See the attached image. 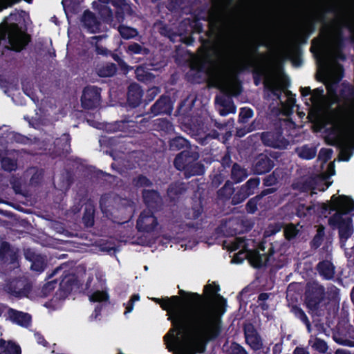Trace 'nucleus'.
I'll return each mask as SVG.
<instances>
[{
	"mask_svg": "<svg viewBox=\"0 0 354 354\" xmlns=\"http://www.w3.org/2000/svg\"><path fill=\"white\" fill-rule=\"evenodd\" d=\"M188 319L194 334L193 346L198 353L205 352L208 342L216 339L222 331V319L218 315L205 316L201 311L191 310Z\"/></svg>",
	"mask_w": 354,
	"mask_h": 354,
	"instance_id": "f257e3e1",
	"label": "nucleus"
},
{
	"mask_svg": "<svg viewBox=\"0 0 354 354\" xmlns=\"http://www.w3.org/2000/svg\"><path fill=\"white\" fill-rule=\"evenodd\" d=\"M198 149L196 145L178 136V171H183L187 178L203 175L205 171L204 165L197 161L200 157Z\"/></svg>",
	"mask_w": 354,
	"mask_h": 354,
	"instance_id": "f03ea898",
	"label": "nucleus"
},
{
	"mask_svg": "<svg viewBox=\"0 0 354 354\" xmlns=\"http://www.w3.org/2000/svg\"><path fill=\"white\" fill-rule=\"evenodd\" d=\"M333 200L338 199L340 205L343 207V211H337L333 214L328 223L333 228H337L339 236L341 240H348L353 232V221L351 217L344 218L343 216L354 211V200L347 195H339L336 196L332 195Z\"/></svg>",
	"mask_w": 354,
	"mask_h": 354,
	"instance_id": "7ed1b4c3",
	"label": "nucleus"
},
{
	"mask_svg": "<svg viewBox=\"0 0 354 354\" xmlns=\"http://www.w3.org/2000/svg\"><path fill=\"white\" fill-rule=\"evenodd\" d=\"M220 290V286L215 283L207 284L203 287V297L198 292H187L178 288V354H181V310L180 306L194 308L203 300L207 303L212 301L215 295Z\"/></svg>",
	"mask_w": 354,
	"mask_h": 354,
	"instance_id": "20e7f679",
	"label": "nucleus"
},
{
	"mask_svg": "<svg viewBox=\"0 0 354 354\" xmlns=\"http://www.w3.org/2000/svg\"><path fill=\"white\" fill-rule=\"evenodd\" d=\"M354 12V8H353ZM340 97L349 104L339 106L330 111L331 122L337 127H347L353 129L354 123V86L343 83L339 91Z\"/></svg>",
	"mask_w": 354,
	"mask_h": 354,
	"instance_id": "39448f33",
	"label": "nucleus"
},
{
	"mask_svg": "<svg viewBox=\"0 0 354 354\" xmlns=\"http://www.w3.org/2000/svg\"><path fill=\"white\" fill-rule=\"evenodd\" d=\"M261 45H251L247 50L245 59L241 66L239 67L228 66L226 68V73L236 78L240 73L252 69L254 84L259 86L261 80L266 76V71L262 67L258 66L257 58V56H261L258 50Z\"/></svg>",
	"mask_w": 354,
	"mask_h": 354,
	"instance_id": "423d86ee",
	"label": "nucleus"
},
{
	"mask_svg": "<svg viewBox=\"0 0 354 354\" xmlns=\"http://www.w3.org/2000/svg\"><path fill=\"white\" fill-rule=\"evenodd\" d=\"M333 24L336 28L334 49H344L348 39L354 44V26L351 23L348 12L343 6L338 7Z\"/></svg>",
	"mask_w": 354,
	"mask_h": 354,
	"instance_id": "0eeeda50",
	"label": "nucleus"
},
{
	"mask_svg": "<svg viewBox=\"0 0 354 354\" xmlns=\"http://www.w3.org/2000/svg\"><path fill=\"white\" fill-rule=\"evenodd\" d=\"M155 301L160 304L161 307L167 310L169 319L172 322L173 328L165 336V342L167 348L177 354V296L171 297L167 299H153Z\"/></svg>",
	"mask_w": 354,
	"mask_h": 354,
	"instance_id": "6e6552de",
	"label": "nucleus"
},
{
	"mask_svg": "<svg viewBox=\"0 0 354 354\" xmlns=\"http://www.w3.org/2000/svg\"><path fill=\"white\" fill-rule=\"evenodd\" d=\"M326 297L323 286L317 283H308L305 292V304L311 313L317 311Z\"/></svg>",
	"mask_w": 354,
	"mask_h": 354,
	"instance_id": "1a4fd4ad",
	"label": "nucleus"
},
{
	"mask_svg": "<svg viewBox=\"0 0 354 354\" xmlns=\"http://www.w3.org/2000/svg\"><path fill=\"white\" fill-rule=\"evenodd\" d=\"M206 124L205 119L203 116L196 115L185 118L180 127L181 130L194 138L200 143L201 138L204 135Z\"/></svg>",
	"mask_w": 354,
	"mask_h": 354,
	"instance_id": "9d476101",
	"label": "nucleus"
},
{
	"mask_svg": "<svg viewBox=\"0 0 354 354\" xmlns=\"http://www.w3.org/2000/svg\"><path fill=\"white\" fill-rule=\"evenodd\" d=\"M283 127L278 124L274 129L270 131H265L261 134V140L263 145L269 147L277 149H285L288 147L290 142L283 136Z\"/></svg>",
	"mask_w": 354,
	"mask_h": 354,
	"instance_id": "9b49d317",
	"label": "nucleus"
},
{
	"mask_svg": "<svg viewBox=\"0 0 354 354\" xmlns=\"http://www.w3.org/2000/svg\"><path fill=\"white\" fill-rule=\"evenodd\" d=\"M132 202L127 198H122L115 193H108L102 195L100 201L102 211L112 214L115 210L131 206Z\"/></svg>",
	"mask_w": 354,
	"mask_h": 354,
	"instance_id": "f8f14e48",
	"label": "nucleus"
},
{
	"mask_svg": "<svg viewBox=\"0 0 354 354\" xmlns=\"http://www.w3.org/2000/svg\"><path fill=\"white\" fill-rule=\"evenodd\" d=\"M32 284L26 278H16L6 281L3 290L10 296L26 297L32 290Z\"/></svg>",
	"mask_w": 354,
	"mask_h": 354,
	"instance_id": "ddd939ff",
	"label": "nucleus"
},
{
	"mask_svg": "<svg viewBox=\"0 0 354 354\" xmlns=\"http://www.w3.org/2000/svg\"><path fill=\"white\" fill-rule=\"evenodd\" d=\"M243 331L245 343L252 351L259 352L261 349H264L263 339L252 323L244 324ZM269 352L270 347H266V351H263V354H268Z\"/></svg>",
	"mask_w": 354,
	"mask_h": 354,
	"instance_id": "4468645a",
	"label": "nucleus"
},
{
	"mask_svg": "<svg viewBox=\"0 0 354 354\" xmlns=\"http://www.w3.org/2000/svg\"><path fill=\"white\" fill-rule=\"evenodd\" d=\"M338 7L332 6L328 8L324 11L318 12L315 15L311 16L308 19L304 26L301 28V30L304 32V33L308 35L310 37L315 32L316 29V23L320 22L324 25H326L327 22V13H335L337 12Z\"/></svg>",
	"mask_w": 354,
	"mask_h": 354,
	"instance_id": "2eb2a0df",
	"label": "nucleus"
},
{
	"mask_svg": "<svg viewBox=\"0 0 354 354\" xmlns=\"http://www.w3.org/2000/svg\"><path fill=\"white\" fill-rule=\"evenodd\" d=\"M274 253V249L270 244L267 253L260 254L257 249L247 250L245 257L254 268H260L268 264Z\"/></svg>",
	"mask_w": 354,
	"mask_h": 354,
	"instance_id": "dca6fc26",
	"label": "nucleus"
},
{
	"mask_svg": "<svg viewBox=\"0 0 354 354\" xmlns=\"http://www.w3.org/2000/svg\"><path fill=\"white\" fill-rule=\"evenodd\" d=\"M274 160L266 153H259L253 160L252 171L256 175H263L270 172L274 167Z\"/></svg>",
	"mask_w": 354,
	"mask_h": 354,
	"instance_id": "f3484780",
	"label": "nucleus"
},
{
	"mask_svg": "<svg viewBox=\"0 0 354 354\" xmlns=\"http://www.w3.org/2000/svg\"><path fill=\"white\" fill-rule=\"evenodd\" d=\"M227 236H236L246 233L252 230L253 225L248 220H243L240 217L231 218L225 225Z\"/></svg>",
	"mask_w": 354,
	"mask_h": 354,
	"instance_id": "a211bd4d",
	"label": "nucleus"
},
{
	"mask_svg": "<svg viewBox=\"0 0 354 354\" xmlns=\"http://www.w3.org/2000/svg\"><path fill=\"white\" fill-rule=\"evenodd\" d=\"M100 89L95 86H86L81 97L82 106L84 109H94L100 104Z\"/></svg>",
	"mask_w": 354,
	"mask_h": 354,
	"instance_id": "6ab92c4d",
	"label": "nucleus"
},
{
	"mask_svg": "<svg viewBox=\"0 0 354 354\" xmlns=\"http://www.w3.org/2000/svg\"><path fill=\"white\" fill-rule=\"evenodd\" d=\"M157 223L156 218L151 212L150 210H145L140 214L137 221L136 226L139 231L149 232L154 230Z\"/></svg>",
	"mask_w": 354,
	"mask_h": 354,
	"instance_id": "aec40b11",
	"label": "nucleus"
},
{
	"mask_svg": "<svg viewBox=\"0 0 354 354\" xmlns=\"http://www.w3.org/2000/svg\"><path fill=\"white\" fill-rule=\"evenodd\" d=\"M203 19L206 21L205 17L201 18L198 15H194L192 17V19H185L184 21L178 24V37H182V30L184 29V26L189 27V31L192 34L194 33H201L203 32V24L201 22V20Z\"/></svg>",
	"mask_w": 354,
	"mask_h": 354,
	"instance_id": "412c9836",
	"label": "nucleus"
},
{
	"mask_svg": "<svg viewBox=\"0 0 354 354\" xmlns=\"http://www.w3.org/2000/svg\"><path fill=\"white\" fill-rule=\"evenodd\" d=\"M17 259L15 249L11 245L3 240L0 239V261L3 263H14Z\"/></svg>",
	"mask_w": 354,
	"mask_h": 354,
	"instance_id": "4be33fe9",
	"label": "nucleus"
},
{
	"mask_svg": "<svg viewBox=\"0 0 354 354\" xmlns=\"http://www.w3.org/2000/svg\"><path fill=\"white\" fill-rule=\"evenodd\" d=\"M24 256L26 259L32 262L31 269L37 272L44 271L46 266V259L41 254H37L31 249H26L24 251Z\"/></svg>",
	"mask_w": 354,
	"mask_h": 354,
	"instance_id": "5701e85b",
	"label": "nucleus"
},
{
	"mask_svg": "<svg viewBox=\"0 0 354 354\" xmlns=\"http://www.w3.org/2000/svg\"><path fill=\"white\" fill-rule=\"evenodd\" d=\"M277 191V188H267L263 189L259 194L250 198L245 205L248 213L254 214L258 210V206L261 205V200L267 195L273 194Z\"/></svg>",
	"mask_w": 354,
	"mask_h": 354,
	"instance_id": "b1692460",
	"label": "nucleus"
},
{
	"mask_svg": "<svg viewBox=\"0 0 354 354\" xmlns=\"http://www.w3.org/2000/svg\"><path fill=\"white\" fill-rule=\"evenodd\" d=\"M6 315L7 319L23 327H28L31 322L30 315L13 308H8Z\"/></svg>",
	"mask_w": 354,
	"mask_h": 354,
	"instance_id": "393cba45",
	"label": "nucleus"
},
{
	"mask_svg": "<svg viewBox=\"0 0 354 354\" xmlns=\"http://www.w3.org/2000/svg\"><path fill=\"white\" fill-rule=\"evenodd\" d=\"M151 112L155 115L170 114L172 111L171 100L167 96H161L151 107Z\"/></svg>",
	"mask_w": 354,
	"mask_h": 354,
	"instance_id": "a878e982",
	"label": "nucleus"
},
{
	"mask_svg": "<svg viewBox=\"0 0 354 354\" xmlns=\"http://www.w3.org/2000/svg\"><path fill=\"white\" fill-rule=\"evenodd\" d=\"M192 206L185 209L184 212L185 218L188 219H196L199 218L203 212V199L201 196L192 198Z\"/></svg>",
	"mask_w": 354,
	"mask_h": 354,
	"instance_id": "bb28decb",
	"label": "nucleus"
},
{
	"mask_svg": "<svg viewBox=\"0 0 354 354\" xmlns=\"http://www.w3.org/2000/svg\"><path fill=\"white\" fill-rule=\"evenodd\" d=\"M142 196L145 204L149 208L157 209L162 205V198L154 190H144Z\"/></svg>",
	"mask_w": 354,
	"mask_h": 354,
	"instance_id": "cd10ccee",
	"label": "nucleus"
},
{
	"mask_svg": "<svg viewBox=\"0 0 354 354\" xmlns=\"http://www.w3.org/2000/svg\"><path fill=\"white\" fill-rule=\"evenodd\" d=\"M142 97V91L140 86L136 83L131 84L128 87L127 100L133 107L138 106Z\"/></svg>",
	"mask_w": 354,
	"mask_h": 354,
	"instance_id": "c85d7f7f",
	"label": "nucleus"
},
{
	"mask_svg": "<svg viewBox=\"0 0 354 354\" xmlns=\"http://www.w3.org/2000/svg\"><path fill=\"white\" fill-rule=\"evenodd\" d=\"M84 26L91 32H96L100 30V23L95 15L89 10H86L82 17Z\"/></svg>",
	"mask_w": 354,
	"mask_h": 354,
	"instance_id": "c756f323",
	"label": "nucleus"
},
{
	"mask_svg": "<svg viewBox=\"0 0 354 354\" xmlns=\"http://www.w3.org/2000/svg\"><path fill=\"white\" fill-rule=\"evenodd\" d=\"M316 270L321 277L326 280L333 279L335 274V266L328 260H324L317 263Z\"/></svg>",
	"mask_w": 354,
	"mask_h": 354,
	"instance_id": "7c9ffc66",
	"label": "nucleus"
},
{
	"mask_svg": "<svg viewBox=\"0 0 354 354\" xmlns=\"http://www.w3.org/2000/svg\"><path fill=\"white\" fill-rule=\"evenodd\" d=\"M216 102H218L221 106L219 110V113L221 116H226L230 113H236V106L232 100L216 97Z\"/></svg>",
	"mask_w": 354,
	"mask_h": 354,
	"instance_id": "2f4dec72",
	"label": "nucleus"
},
{
	"mask_svg": "<svg viewBox=\"0 0 354 354\" xmlns=\"http://www.w3.org/2000/svg\"><path fill=\"white\" fill-rule=\"evenodd\" d=\"M248 176V171L242 167L239 163L234 162L231 169L230 178L233 183H241Z\"/></svg>",
	"mask_w": 354,
	"mask_h": 354,
	"instance_id": "473e14b6",
	"label": "nucleus"
},
{
	"mask_svg": "<svg viewBox=\"0 0 354 354\" xmlns=\"http://www.w3.org/2000/svg\"><path fill=\"white\" fill-rule=\"evenodd\" d=\"M137 123L133 120L124 119L121 121L115 122L113 125L112 130L114 131H123V132H135L136 131Z\"/></svg>",
	"mask_w": 354,
	"mask_h": 354,
	"instance_id": "72a5a7b5",
	"label": "nucleus"
},
{
	"mask_svg": "<svg viewBox=\"0 0 354 354\" xmlns=\"http://www.w3.org/2000/svg\"><path fill=\"white\" fill-rule=\"evenodd\" d=\"M295 153L302 159L312 160L316 156L317 149L316 147L305 144L301 147H297L295 149Z\"/></svg>",
	"mask_w": 354,
	"mask_h": 354,
	"instance_id": "f704fd0d",
	"label": "nucleus"
},
{
	"mask_svg": "<svg viewBox=\"0 0 354 354\" xmlns=\"http://www.w3.org/2000/svg\"><path fill=\"white\" fill-rule=\"evenodd\" d=\"M117 66L113 63H106L97 65L95 68L96 74L101 77H110L117 72Z\"/></svg>",
	"mask_w": 354,
	"mask_h": 354,
	"instance_id": "c9c22d12",
	"label": "nucleus"
},
{
	"mask_svg": "<svg viewBox=\"0 0 354 354\" xmlns=\"http://www.w3.org/2000/svg\"><path fill=\"white\" fill-rule=\"evenodd\" d=\"M342 129L346 131V132L352 138H354V123L353 129H349L348 127H339ZM353 150H354V144L351 147H345L343 148L339 154V159L342 161H348L353 155Z\"/></svg>",
	"mask_w": 354,
	"mask_h": 354,
	"instance_id": "e433bc0d",
	"label": "nucleus"
},
{
	"mask_svg": "<svg viewBox=\"0 0 354 354\" xmlns=\"http://www.w3.org/2000/svg\"><path fill=\"white\" fill-rule=\"evenodd\" d=\"M234 184L230 180L225 182L224 185L222 188L218 190L217 197L223 201H225L232 198L233 194L234 193Z\"/></svg>",
	"mask_w": 354,
	"mask_h": 354,
	"instance_id": "4c0bfd02",
	"label": "nucleus"
},
{
	"mask_svg": "<svg viewBox=\"0 0 354 354\" xmlns=\"http://www.w3.org/2000/svg\"><path fill=\"white\" fill-rule=\"evenodd\" d=\"M317 181L313 177H308L304 180L295 183L293 187L301 192H308L315 189Z\"/></svg>",
	"mask_w": 354,
	"mask_h": 354,
	"instance_id": "58836bf2",
	"label": "nucleus"
},
{
	"mask_svg": "<svg viewBox=\"0 0 354 354\" xmlns=\"http://www.w3.org/2000/svg\"><path fill=\"white\" fill-rule=\"evenodd\" d=\"M136 78L140 82H151L155 78L154 75L150 73L144 66L137 67L135 71Z\"/></svg>",
	"mask_w": 354,
	"mask_h": 354,
	"instance_id": "ea45409f",
	"label": "nucleus"
},
{
	"mask_svg": "<svg viewBox=\"0 0 354 354\" xmlns=\"http://www.w3.org/2000/svg\"><path fill=\"white\" fill-rule=\"evenodd\" d=\"M291 312L294 317L304 324L308 329H310V321L305 313V311L299 306H292Z\"/></svg>",
	"mask_w": 354,
	"mask_h": 354,
	"instance_id": "a19ab883",
	"label": "nucleus"
},
{
	"mask_svg": "<svg viewBox=\"0 0 354 354\" xmlns=\"http://www.w3.org/2000/svg\"><path fill=\"white\" fill-rule=\"evenodd\" d=\"M95 208L91 204H87L85 207L82 221L86 227H91L94 224Z\"/></svg>",
	"mask_w": 354,
	"mask_h": 354,
	"instance_id": "79ce46f5",
	"label": "nucleus"
},
{
	"mask_svg": "<svg viewBox=\"0 0 354 354\" xmlns=\"http://www.w3.org/2000/svg\"><path fill=\"white\" fill-rule=\"evenodd\" d=\"M160 33L167 37L171 42L174 43L177 37V27H171L169 25H162L160 28Z\"/></svg>",
	"mask_w": 354,
	"mask_h": 354,
	"instance_id": "37998d69",
	"label": "nucleus"
},
{
	"mask_svg": "<svg viewBox=\"0 0 354 354\" xmlns=\"http://www.w3.org/2000/svg\"><path fill=\"white\" fill-rule=\"evenodd\" d=\"M220 133L215 129L209 130L207 125L206 124L205 128V133H203L202 138H201L200 144L205 145L209 142L212 139H218Z\"/></svg>",
	"mask_w": 354,
	"mask_h": 354,
	"instance_id": "c03bdc74",
	"label": "nucleus"
},
{
	"mask_svg": "<svg viewBox=\"0 0 354 354\" xmlns=\"http://www.w3.org/2000/svg\"><path fill=\"white\" fill-rule=\"evenodd\" d=\"M280 176V172L277 169L274 170L271 174L266 176L263 179V185L264 187H270L274 186L279 181Z\"/></svg>",
	"mask_w": 354,
	"mask_h": 354,
	"instance_id": "a18cd8bd",
	"label": "nucleus"
},
{
	"mask_svg": "<svg viewBox=\"0 0 354 354\" xmlns=\"http://www.w3.org/2000/svg\"><path fill=\"white\" fill-rule=\"evenodd\" d=\"M127 53L131 55L134 54L147 55L149 53V50L137 43H131L128 45Z\"/></svg>",
	"mask_w": 354,
	"mask_h": 354,
	"instance_id": "49530a36",
	"label": "nucleus"
},
{
	"mask_svg": "<svg viewBox=\"0 0 354 354\" xmlns=\"http://www.w3.org/2000/svg\"><path fill=\"white\" fill-rule=\"evenodd\" d=\"M250 196V192H246V191L241 187V189H239L236 193H234L232 196L231 204L232 205H239L241 203H243L244 200H245L248 196Z\"/></svg>",
	"mask_w": 354,
	"mask_h": 354,
	"instance_id": "de8ad7c7",
	"label": "nucleus"
},
{
	"mask_svg": "<svg viewBox=\"0 0 354 354\" xmlns=\"http://www.w3.org/2000/svg\"><path fill=\"white\" fill-rule=\"evenodd\" d=\"M75 283L74 277L71 274H67L62 279L59 283L60 290L65 293H69Z\"/></svg>",
	"mask_w": 354,
	"mask_h": 354,
	"instance_id": "09e8293b",
	"label": "nucleus"
},
{
	"mask_svg": "<svg viewBox=\"0 0 354 354\" xmlns=\"http://www.w3.org/2000/svg\"><path fill=\"white\" fill-rule=\"evenodd\" d=\"M299 232V230L297 228V225L293 223L286 225L283 228V233L286 240L291 241L297 236Z\"/></svg>",
	"mask_w": 354,
	"mask_h": 354,
	"instance_id": "8fccbe9b",
	"label": "nucleus"
},
{
	"mask_svg": "<svg viewBox=\"0 0 354 354\" xmlns=\"http://www.w3.org/2000/svg\"><path fill=\"white\" fill-rule=\"evenodd\" d=\"M118 31L121 37L126 39L133 38L138 34L136 29L124 25H120L118 26Z\"/></svg>",
	"mask_w": 354,
	"mask_h": 354,
	"instance_id": "3c124183",
	"label": "nucleus"
},
{
	"mask_svg": "<svg viewBox=\"0 0 354 354\" xmlns=\"http://www.w3.org/2000/svg\"><path fill=\"white\" fill-rule=\"evenodd\" d=\"M325 236V227L324 225H319L317 230V232L313 238L312 245L315 248H319L324 241Z\"/></svg>",
	"mask_w": 354,
	"mask_h": 354,
	"instance_id": "603ef678",
	"label": "nucleus"
},
{
	"mask_svg": "<svg viewBox=\"0 0 354 354\" xmlns=\"http://www.w3.org/2000/svg\"><path fill=\"white\" fill-rule=\"evenodd\" d=\"M266 89L270 91L272 94L276 97L277 100H280L281 97V88L274 82H268L266 80L263 82Z\"/></svg>",
	"mask_w": 354,
	"mask_h": 354,
	"instance_id": "864d4df0",
	"label": "nucleus"
},
{
	"mask_svg": "<svg viewBox=\"0 0 354 354\" xmlns=\"http://www.w3.org/2000/svg\"><path fill=\"white\" fill-rule=\"evenodd\" d=\"M1 167L7 171H15L17 168V160L9 157L1 158Z\"/></svg>",
	"mask_w": 354,
	"mask_h": 354,
	"instance_id": "5fc2aeb1",
	"label": "nucleus"
},
{
	"mask_svg": "<svg viewBox=\"0 0 354 354\" xmlns=\"http://www.w3.org/2000/svg\"><path fill=\"white\" fill-rule=\"evenodd\" d=\"M259 183L260 179L258 177H253L248 180L245 185L241 187L244 188L246 192H250V195H252L254 193L255 189L258 188Z\"/></svg>",
	"mask_w": 354,
	"mask_h": 354,
	"instance_id": "6e6d98bb",
	"label": "nucleus"
},
{
	"mask_svg": "<svg viewBox=\"0 0 354 354\" xmlns=\"http://www.w3.org/2000/svg\"><path fill=\"white\" fill-rule=\"evenodd\" d=\"M322 209L325 211H343V207L340 205V202L338 199L333 200L332 196L330 197V202L323 203Z\"/></svg>",
	"mask_w": 354,
	"mask_h": 354,
	"instance_id": "4d7b16f0",
	"label": "nucleus"
},
{
	"mask_svg": "<svg viewBox=\"0 0 354 354\" xmlns=\"http://www.w3.org/2000/svg\"><path fill=\"white\" fill-rule=\"evenodd\" d=\"M98 12L102 19L109 23L113 19V12L107 5H99Z\"/></svg>",
	"mask_w": 354,
	"mask_h": 354,
	"instance_id": "13d9d810",
	"label": "nucleus"
},
{
	"mask_svg": "<svg viewBox=\"0 0 354 354\" xmlns=\"http://www.w3.org/2000/svg\"><path fill=\"white\" fill-rule=\"evenodd\" d=\"M253 115L254 111L250 107L244 106L239 109V121L242 123L247 122Z\"/></svg>",
	"mask_w": 354,
	"mask_h": 354,
	"instance_id": "bf43d9fd",
	"label": "nucleus"
},
{
	"mask_svg": "<svg viewBox=\"0 0 354 354\" xmlns=\"http://www.w3.org/2000/svg\"><path fill=\"white\" fill-rule=\"evenodd\" d=\"M312 346L315 351L321 353H326L328 348L327 343L320 338H315Z\"/></svg>",
	"mask_w": 354,
	"mask_h": 354,
	"instance_id": "052dcab7",
	"label": "nucleus"
},
{
	"mask_svg": "<svg viewBox=\"0 0 354 354\" xmlns=\"http://www.w3.org/2000/svg\"><path fill=\"white\" fill-rule=\"evenodd\" d=\"M227 354H248L245 348L241 344L233 342L231 343Z\"/></svg>",
	"mask_w": 354,
	"mask_h": 354,
	"instance_id": "680f3d73",
	"label": "nucleus"
},
{
	"mask_svg": "<svg viewBox=\"0 0 354 354\" xmlns=\"http://www.w3.org/2000/svg\"><path fill=\"white\" fill-rule=\"evenodd\" d=\"M206 70L205 64L200 63L196 66L195 75L192 78V81L196 83H200L202 79V75H204Z\"/></svg>",
	"mask_w": 354,
	"mask_h": 354,
	"instance_id": "e2e57ef3",
	"label": "nucleus"
},
{
	"mask_svg": "<svg viewBox=\"0 0 354 354\" xmlns=\"http://www.w3.org/2000/svg\"><path fill=\"white\" fill-rule=\"evenodd\" d=\"M270 292H261L259 295V297H257V303H259V306L263 310H267L269 308V305L266 302L270 296Z\"/></svg>",
	"mask_w": 354,
	"mask_h": 354,
	"instance_id": "0e129e2a",
	"label": "nucleus"
},
{
	"mask_svg": "<svg viewBox=\"0 0 354 354\" xmlns=\"http://www.w3.org/2000/svg\"><path fill=\"white\" fill-rule=\"evenodd\" d=\"M221 167H222L223 169H230V168L232 169V167L234 162L232 160V157H231L230 152H228V151L226 152L221 157Z\"/></svg>",
	"mask_w": 354,
	"mask_h": 354,
	"instance_id": "69168bd1",
	"label": "nucleus"
},
{
	"mask_svg": "<svg viewBox=\"0 0 354 354\" xmlns=\"http://www.w3.org/2000/svg\"><path fill=\"white\" fill-rule=\"evenodd\" d=\"M5 354H21V348L13 342H9L3 351Z\"/></svg>",
	"mask_w": 354,
	"mask_h": 354,
	"instance_id": "338daca9",
	"label": "nucleus"
},
{
	"mask_svg": "<svg viewBox=\"0 0 354 354\" xmlns=\"http://www.w3.org/2000/svg\"><path fill=\"white\" fill-rule=\"evenodd\" d=\"M332 154L331 149L322 148L319 152L318 158L324 162H326L331 158Z\"/></svg>",
	"mask_w": 354,
	"mask_h": 354,
	"instance_id": "774afa93",
	"label": "nucleus"
}]
</instances>
